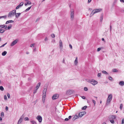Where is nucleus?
I'll return each mask as SVG.
<instances>
[{"instance_id":"f257e3e1","label":"nucleus","mask_w":124,"mask_h":124,"mask_svg":"<svg viewBox=\"0 0 124 124\" xmlns=\"http://www.w3.org/2000/svg\"><path fill=\"white\" fill-rule=\"evenodd\" d=\"M47 87L46 86H44V90L43 92L42 100L44 101L46 96V92L47 90Z\"/></svg>"},{"instance_id":"f03ea898","label":"nucleus","mask_w":124,"mask_h":124,"mask_svg":"<svg viewBox=\"0 0 124 124\" xmlns=\"http://www.w3.org/2000/svg\"><path fill=\"white\" fill-rule=\"evenodd\" d=\"M16 10H14L10 12L8 15V17H11L13 16H14L16 14Z\"/></svg>"},{"instance_id":"7ed1b4c3","label":"nucleus","mask_w":124,"mask_h":124,"mask_svg":"<svg viewBox=\"0 0 124 124\" xmlns=\"http://www.w3.org/2000/svg\"><path fill=\"white\" fill-rule=\"evenodd\" d=\"M88 82L90 83L92 85H94L97 84V82L94 79H91L88 80L87 81Z\"/></svg>"},{"instance_id":"20e7f679","label":"nucleus","mask_w":124,"mask_h":124,"mask_svg":"<svg viewBox=\"0 0 124 124\" xmlns=\"http://www.w3.org/2000/svg\"><path fill=\"white\" fill-rule=\"evenodd\" d=\"M101 9H94L92 11V13H93V15H94L95 13H98L101 11L102 10Z\"/></svg>"},{"instance_id":"39448f33","label":"nucleus","mask_w":124,"mask_h":124,"mask_svg":"<svg viewBox=\"0 0 124 124\" xmlns=\"http://www.w3.org/2000/svg\"><path fill=\"white\" fill-rule=\"evenodd\" d=\"M74 17V10L72 9L70 10V18L71 20H72Z\"/></svg>"},{"instance_id":"423d86ee","label":"nucleus","mask_w":124,"mask_h":124,"mask_svg":"<svg viewBox=\"0 0 124 124\" xmlns=\"http://www.w3.org/2000/svg\"><path fill=\"white\" fill-rule=\"evenodd\" d=\"M59 97V95L58 94H54L52 97V99L53 100H55L57 99Z\"/></svg>"},{"instance_id":"0eeeda50","label":"nucleus","mask_w":124,"mask_h":124,"mask_svg":"<svg viewBox=\"0 0 124 124\" xmlns=\"http://www.w3.org/2000/svg\"><path fill=\"white\" fill-rule=\"evenodd\" d=\"M74 92V91L71 90H69L66 91V94L67 95H70L73 93Z\"/></svg>"},{"instance_id":"6e6552de","label":"nucleus","mask_w":124,"mask_h":124,"mask_svg":"<svg viewBox=\"0 0 124 124\" xmlns=\"http://www.w3.org/2000/svg\"><path fill=\"white\" fill-rule=\"evenodd\" d=\"M37 119L38 120L39 122L41 123V122L42 118L41 116L39 115L37 117Z\"/></svg>"},{"instance_id":"1a4fd4ad","label":"nucleus","mask_w":124,"mask_h":124,"mask_svg":"<svg viewBox=\"0 0 124 124\" xmlns=\"http://www.w3.org/2000/svg\"><path fill=\"white\" fill-rule=\"evenodd\" d=\"M18 40L17 39H16L12 42L11 44V46H13L14 45L16 44Z\"/></svg>"},{"instance_id":"9d476101","label":"nucleus","mask_w":124,"mask_h":124,"mask_svg":"<svg viewBox=\"0 0 124 124\" xmlns=\"http://www.w3.org/2000/svg\"><path fill=\"white\" fill-rule=\"evenodd\" d=\"M24 117V116L23 115H22L21 116V117L20 118V119L19 120L17 124H20L21 122L22 121L23 118Z\"/></svg>"},{"instance_id":"9b49d317","label":"nucleus","mask_w":124,"mask_h":124,"mask_svg":"<svg viewBox=\"0 0 124 124\" xmlns=\"http://www.w3.org/2000/svg\"><path fill=\"white\" fill-rule=\"evenodd\" d=\"M26 2L24 3V5L25 6H26L27 5H30L31 3V2L29 0H25Z\"/></svg>"},{"instance_id":"f8f14e48","label":"nucleus","mask_w":124,"mask_h":124,"mask_svg":"<svg viewBox=\"0 0 124 124\" xmlns=\"http://www.w3.org/2000/svg\"><path fill=\"white\" fill-rule=\"evenodd\" d=\"M112 98V96L111 94H110L109 95L107 99L109 100L110 101H111Z\"/></svg>"},{"instance_id":"ddd939ff","label":"nucleus","mask_w":124,"mask_h":124,"mask_svg":"<svg viewBox=\"0 0 124 124\" xmlns=\"http://www.w3.org/2000/svg\"><path fill=\"white\" fill-rule=\"evenodd\" d=\"M39 86H36V87L35 88V90L33 92V93H35L37 92V90L39 88Z\"/></svg>"},{"instance_id":"4468645a","label":"nucleus","mask_w":124,"mask_h":124,"mask_svg":"<svg viewBox=\"0 0 124 124\" xmlns=\"http://www.w3.org/2000/svg\"><path fill=\"white\" fill-rule=\"evenodd\" d=\"M116 118V116L112 115L110 116L109 118L110 119H115Z\"/></svg>"},{"instance_id":"2eb2a0df","label":"nucleus","mask_w":124,"mask_h":124,"mask_svg":"<svg viewBox=\"0 0 124 124\" xmlns=\"http://www.w3.org/2000/svg\"><path fill=\"white\" fill-rule=\"evenodd\" d=\"M21 14L20 13H16V14H15L16 17V18H18V17H19V16L21 15Z\"/></svg>"},{"instance_id":"dca6fc26","label":"nucleus","mask_w":124,"mask_h":124,"mask_svg":"<svg viewBox=\"0 0 124 124\" xmlns=\"http://www.w3.org/2000/svg\"><path fill=\"white\" fill-rule=\"evenodd\" d=\"M59 46L60 48H62V41L60 40L59 41Z\"/></svg>"},{"instance_id":"f3484780","label":"nucleus","mask_w":124,"mask_h":124,"mask_svg":"<svg viewBox=\"0 0 124 124\" xmlns=\"http://www.w3.org/2000/svg\"><path fill=\"white\" fill-rule=\"evenodd\" d=\"M103 14H101V16L100 18V21L101 22L102 21V20L103 18Z\"/></svg>"},{"instance_id":"a211bd4d","label":"nucleus","mask_w":124,"mask_h":124,"mask_svg":"<svg viewBox=\"0 0 124 124\" xmlns=\"http://www.w3.org/2000/svg\"><path fill=\"white\" fill-rule=\"evenodd\" d=\"M79 117L78 116L76 115L73 118V120H74L78 118Z\"/></svg>"},{"instance_id":"6ab92c4d","label":"nucleus","mask_w":124,"mask_h":124,"mask_svg":"<svg viewBox=\"0 0 124 124\" xmlns=\"http://www.w3.org/2000/svg\"><path fill=\"white\" fill-rule=\"evenodd\" d=\"M78 57H77L76 58V59L74 63L75 65H77V64L78 62Z\"/></svg>"},{"instance_id":"aec40b11","label":"nucleus","mask_w":124,"mask_h":124,"mask_svg":"<svg viewBox=\"0 0 124 124\" xmlns=\"http://www.w3.org/2000/svg\"><path fill=\"white\" fill-rule=\"evenodd\" d=\"M119 84L120 85H124V82L123 81H120L119 82Z\"/></svg>"},{"instance_id":"412c9836","label":"nucleus","mask_w":124,"mask_h":124,"mask_svg":"<svg viewBox=\"0 0 124 124\" xmlns=\"http://www.w3.org/2000/svg\"><path fill=\"white\" fill-rule=\"evenodd\" d=\"M111 101H110L109 100L107 99L106 102V105H108V104H109Z\"/></svg>"},{"instance_id":"4be33fe9","label":"nucleus","mask_w":124,"mask_h":124,"mask_svg":"<svg viewBox=\"0 0 124 124\" xmlns=\"http://www.w3.org/2000/svg\"><path fill=\"white\" fill-rule=\"evenodd\" d=\"M7 54V52L6 51H4L2 53V55L3 56H5Z\"/></svg>"},{"instance_id":"5701e85b","label":"nucleus","mask_w":124,"mask_h":124,"mask_svg":"<svg viewBox=\"0 0 124 124\" xmlns=\"http://www.w3.org/2000/svg\"><path fill=\"white\" fill-rule=\"evenodd\" d=\"M12 25L11 24L9 25L7 27V29L9 30L12 27Z\"/></svg>"},{"instance_id":"b1692460","label":"nucleus","mask_w":124,"mask_h":124,"mask_svg":"<svg viewBox=\"0 0 124 124\" xmlns=\"http://www.w3.org/2000/svg\"><path fill=\"white\" fill-rule=\"evenodd\" d=\"M5 31V30L2 29L1 28H0V32L1 33H3Z\"/></svg>"},{"instance_id":"393cba45","label":"nucleus","mask_w":124,"mask_h":124,"mask_svg":"<svg viewBox=\"0 0 124 124\" xmlns=\"http://www.w3.org/2000/svg\"><path fill=\"white\" fill-rule=\"evenodd\" d=\"M31 123L32 124H37L36 121L34 120L31 121Z\"/></svg>"},{"instance_id":"a878e982","label":"nucleus","mask_w":124,"mask_h":124,"mask_svg":"<svg viewBox=\"0 0 124 124\" xmlns=\"http://www.w3.org/2000/svg\"><path fill=\"white\" fill-rule=\"evenodd\" d=\"M112 71L113 72H117L118 71V70H116V69H114L112 70Z\"/></svg>"},{"instance_id":"bb28decb","label":"nucleus","mask_w":124,"mask_h":124,"mask_svg":"<svg viewBox=\"0 0 124 124\" xmlns=\"http://www.w3.org/2000/svg\"><path fill=\"white\" fill-rule=\"evenodd\" d=\"M83 116L82 114L81 113V112L79 113L78 114V117H81Z\"/></svg>"},{"instance_id":"cd10ccee","label":"nucleus","mask_w":124,"mask_h":124,"mask_svg":"<svg viewBox=\"0 0 124 124\" xmlns=\"http://www.w3.org/2000/svg\"><path fill=\"white\" fill-rule=\"evenodd\" d=\"M31 6L29 8H27L25 10V12H27L28 11H29L31 8Z\"/></svg>"},{"instance_id":"c85d7f7f","label":"nucleus","mask_w":124,"mask_h":124,"mask_svg":"<svg viewBox=\"0 0 124 124\" xmlns=\"http://www.w3.org/2000/svg\"><path fill=\"white\" fill-rule=\"evenodd\" d=\"M87 108V106H85L84 107H83L82 108V110H85V109L86 108Z\"/></svg>"},{"instance_id":"c756f323","label":"nucleus","mask_w":124,"mask_h":124,"mask_svg":"<svg viewBox=\"0 0 124 124\" xmlns=\"http://www.w3.org/2000/svg\"><path fill=\"white\" fill-rule=\"evenodd\" d=\"M109 121L112 123L114 124V122L113 119H110Z\"/></svg>"},{"instance_id":"7c9ffc66","label":"nucleus","mask_w":124,"mask_h":124,"mask_svg":"<svg viewBox=\"0 0 124 124\" xmlns=\"http://www.w3.org/2000/svg\"><path fill=\"white\" fill-rule=\"evenodd\" d=\"M0 89L2 91H3L4 90V88L2 86H0Z\"/></svg>"},{"instance_id":"2f4dec72","label":"nucleus","mask_w":124,"mask_h":124,"mask_svg":"<svg viewBox=\"0 0 124 124\" xmlns=\"http://www.w3.org/2000/svg\"><path fill=\"white\" fill-rule=\"evenodd\" d=\"M102 73H104V74H108V73L105 71H104V70L102 71Z\"/></svg>"},{"instance_id":"473e14b6","label":"nucleus","mask_w":124,"mask_h":124,"mask_svg":"<svg viewBox=\"0 0 124 124\" xmlns=\"http://www.w3.org/2000/svg\"><path fill=\"white\" fill-rule=\"evenodd\" d=\"M21 7V6L19 5H18L16 7V9H18L20 7Z\"/></svg>"},{"instance_id":"72a5a7b5","label":"nucleus","mask_w":124,"mask_h":124,"mask_svg":"<svg viewBox=\"0 0 124 124\" xmlns=\"http://www.w3.org/2000/svg\"><path fill=\"white\" fill-rule=\"evenodd\" d=\"M123 105L122 104H121L120 105V109L121 110H122V108Z\"/></svg>"},{"instance_id":"f704fd0d","label":"nucleus","mask_w":124,"mask_h":124,"mask_svg":"<svg viewBox=\"0 0 124 124\" xmlns=\"http://www.w3.org/2000/svg\"><path fill=\"white\" fill-rule=\"evenodd\" d=\"M108 78L110 80H113V78H112V77H111L110 76H109L108 77Z\"/></svg>"},{"instance_id":"c9c22d12","label":"nucleus","mask_w":124,"mask_h":124,"mask_svg":"<svg viewBox=\"0 0 124 124\" xmlns=\"http://www.w3.org/2000/svg\"><path fill=\"white\" fill-rule=\"evenodd\" d=\"M1 116L2 117H3L4 116V113L3 112H1Z\"/></svg>"},{"instance_id":"e433bc0d","label":"nucleus","mask_w":124,"mask_h":124,"mask_svg":"<svg viewBox=\"0 0 124 124\" xmlns=\"http://www.w3.org/2000/svg\"><path fill=\"white\" fill-rule=\"evenodd\" d=\"M7 44V43H5V44L2 45V46H0V48H1L4 46L5 45Z\"/></svg>"},{"instance_id":"4c0bfd02","label":"nucleus","mask_w":124,"mask_h":124,"mask_svg":"<svg viewBox=\"0 0 124 124\" xmlns=\"http://www.w3.org/2000/svg\"><path fill=\"white\" fill-rule=\"evenodd\" d=\"M81 113L82 114L83 116L86 113V112L85 111H83L81 112Z\"/></svg>"},{"instance_id":"58836bf2","label":"nucleus","mask_w":124,"mask_h":124,"mask_svg":"<svg viewBox=\"0 0 124 124\" xmlns=\"http://www.w3.org/2000/svg\"><path fill=\"white\" fill-rule=\"evenodd\" d=\"M51 36L53 38H54L55 37V35L54 34H51Z\"/></svg>"},{"instance_id":"ea45409f","label":"nucleus","mask_w":124,"mask_h":124,"mask_svg":"<svg viewBox=\"0 0 124 124\" xmlns=\"http://www.w3.org/2000/svg\"><path fill=\"white\" fill-rule=\"evenodd\" d=\"M84 91H86L88 90V88L86 87H85L84 88Z\"/></svg>"},{"instance_id":"a19ab883","label":"nucleus","mask_w":124,"mask_h":124,"mask_svg":"<svg viewBox=\"0 0 124 124\" xmlns=\"http://www.w3.org/2000/svg\"><path fill=\"white\" fill-rule=\"evenodd\" d=\"M4 28V25H1L0 26V28Z\"/></svg>"},{"instance_id":"79ce46f5","label":"nucleus","mask_w":124,"mask_h":124,"mask_svg":"<svg viewBox=\"0 0 124 124\" xmlns=\"http://www.w3.org/2000/svg\"><path fill=\"white\" fill-rule=\"evenodd\" d=\"M23 2H21V3H20L19 5L21 7L23 5Z\"/></svg>"},{"instance_id":"37998d69","label":"nucleus","mask_w":124,"mask_h":124,"mask_svg":"<svg viewBox=\"0 0 124 124\" xmlns=\"http://www.w3.org/2000/svg\"><path fill=\"white\" fill-rule=\"evenodd\" d=\"M4 98L5 100H7V96L6 95H5L4 96Z\"/></svg>"},{"instance_id":"c03bdc74","label":"nucleus","mask_w":124,"mask_h":124,"mask_svg":"<svg viewBox=\"0 0 124 124\" xmlns=\"http://www.w3.org/2000/svg\"><path fill=\"white\" fill-rule=\"evenodd\" d=\"M24 120H28L29 119L28 117H26L24 118Z\"/></svg>"},{"instance_id":"a18cd8bd","label":"nucleus","mask_w":124,"mask_h":124,"mask_svg":"<svg viewBox=\"0 0 124 124\" xmlns=\"http://www.w3.org/2000/svg\"><path fill=\"white\" fill-rule=\"evenodd\" d=\"M7 96H8V98H9L10 97V94L8 93H7Z\"/></svg>"},{"instance_id":"49530a36","label":"nucleus","mask_w":124,"mask_h":124,"mask_svg":"<svg viewBox=\"0 0 124 124\" xmlns=\"http://www.w3.org/2000/svg\"><path fill=\"white\" fill-rule=\"evenodd\" d=\"M101 49V48H97V51L98 52H99L100 50Z\"/></svg>"},{"instance_id":"de8ad7c7","label":"nucleus","mask_w":124,"mask_h":124,"mask_svg":"<svg viewBox=\"0 0 124 124\" xmlns=\"http://www.w3.org/2000/svg\"><path fill=\"white\" fill-rule=\"evenodd\" d=\"M122 124H124V119H123L122 120Z\"/></svg>"},{"instance_id":"09e8293b","label":"nucleus","mask_w":124,"mask_h":124,"mask_svg":"<svg viewBox=\"0 0 124 124\" xmlns=\"http://www.w3.org/2000/svg\"><path fill=\"white\" fill-rule=\"evenodd\" d=\"M92 101L93 102V103H94V105H95L96 103V102H95V101L93 100H92Z\"/></svg>"},{"instance_id":"8fccbe9b","label":"nucleus","mask_w":124,"mask_h":124,"mask_svg":"<svg viewBox=\"0 0 124 124\" xmlns=\"http://www.w3.org/2000/svg\"><path fill=\"white\" fill-rule=\"evenodd\" d=\"M8 21L9 23H13V22H14V21L12 20H9V21Z\"/></svg>"},{"instance_id":"3c124183","label":"nucleus","mask_w":124,"mask_h":124,"mask_svg":"<svg viewBox=\"0 0 124 124\" xmlns=\"http://www.w3.org/2000/svg\"><path fill=\"white\" fill-rule=\"evenodd\" d=\"M48 40V38L47 37H46L44 39L45 41H46L47 40Z\"/></svg>"},{"instance_id":"603ef678","label":"nucleus","mask_w":124,"mask_h":124,"mask_svg":"<svg viewBox=\"0 0 124 124\" xmlns=\"http://www.w3.org/2000/svg\"><path fill=\"white\" fill-rule=\"evenodd\" d=\"M93 15V13H92V11L91 14H90V17H91Z\"/></svg>"},{"instance_id":"864d4df0","label":"nucleus","mask_w":124,"mask_h":124,"mask_svg":"<svg viewBox=\"0 0 124 124\" xmlns=\"http://www.w3.org/2000/svg\"><path fill=\"white\" fill-rule=\"evenodd\" d=\"M101 75V74L100 73H98V74L97 76L98 77H100Z\"/></svg>"},{"instance_id":"5fc2aeb1","label":"nucleus","mask_w":124,"mask_h":124,"mask_svg":"<svg viewBox=\"0 0 124 124\" xmlns=\"http://www.w3.org/2000/svg\"><path fill=\"white\" fill-rule=\"evenodd\" d=\"M112 30V26L111 25H110V31L111 32Z\"/></svg>"},{"instance_id":"6e6d98bb","label":"nucleus","mask_w":124,"mask_h":124,"mask_svg":"<svg viewBox=\"0 0 124 124\" xmlns=\"http://www.w3.org/2000/svg\"><path fill=\"white\" fill-rule=\"evenodd\" d=\"M4 27L5 28V29H7V25H4Z\"/></svg>"},{"instance_id":"4d7b16f0","label":"nucleus","mask_w":124,"mask_h":124,"mask_svg":"<svg viewBox=\"0 0 124 124\" xmlns=\"http://www.w3.org/2000/svg\"><path fill=\"white\" fill-rule=\"evenodd\" d=\"M1 16L2 17V18H5L7 17L6 16Z\"/></svg>"},{"instance_id":"13d9d810","label":"nucleus","mask_w":124,"mask_h":124,"mask_svg":"<svg viewBox=\"0 0 124 124\" xmlns=\"http://www.w3.org/2000/svg\"><path fill=\"white\" fill-rule=\"evenodd\" d=\"M34 44H31L30 45V47H32V46H34Z\"/></svg>"},{"instance_id":"bf43d9fd","label":"nucleus","mask_w":124,"mask_h":124,"mask_svg":"<svg viewBox=\"0 0 124 124\" xmlns=\"http://www.w3.org/2000/svg\"><path fill=\"white\" fill-rule=\"evenodd\" d=\"M69 46L71 49L72 48V46L71 44H70L69 45Z\"/></svg>"},{"instance_id":"052dcab7","label":"nucleus","mask_w":124,"mask_h":124,"mask_svg":"<svg viewBox=\"0 0 124 124\" xmlns=\"http://www.w3.org/2000/svg\"><path fill=\"white\" fill-rule=\"evenodd\" d=\"M8 107L7 106H6V109H5L6 110V111H7L8 110Z\"/></svg>"},{"instance_id":"680f3d73","label":"nucleus","mask_w":124,"mask_h":124,"mask_svg":"<svg viewBox=\"0 0 124 124\" xmlns=\"http://www.w3.org/2000/svg\"><path fill=\"white\" fill-rule=\"evenodd\" d=\"M83 99H85V97L84 96H82L81 97Z\"/></svg>"},{"instance_id":"e2e57ef3","label":"nucleus","mask_w":124,"mask_h":124,"mask_svg":"<svg viewBox=\"0 0 124 124\" xmlns=\"http://www.w3.org/2000/svg\"><path fill=\"white\" fill-rule=\"evenodd\" d=\"M69 120V119L68 118H66L65 119V121H68Z\"/></svg>"},{"instance_id":"0e129e2a","label":"nucleus","mask_w":124,"mask_h":124,"mask_svg":"<svg viewBox=\"0 0 124 124\" xmlns=\"http://www.w3.org/2000/svg\"><path fill=\"white\" fill-rule=\"evenodd\" d=\"M92 0H88V3H90L91 1Z\"/></svg>"},{"instance_id":"69168bd1","label":"nucleus","mask_w":124,"mask_h":124,"mask_svg":"<svg viewBox=\"0 0 124 124\" xmlns=\"http://www.w3.org/2000/svg\"><path fill=\"white\" fill-rule=\"evenodd\" d=\"M120 1L121 2H124V0H120Z\"/></svg>"},{"instance_id":"338daca9","label":"nucleus","mask_w":124,"mask_h":124,"mask_svg":"<svg viewBox=\"0 0 124 124\" xmlns=\"http://www.w3.org/2000/svg\"><path fill=\"white\" fill-rule=\"evenodd\" d=\"M9 23V22L8 21H7L6 22V24H8V23Z\"/></svg>"},{"instance_id":"774afa93","label":"nucleus","mask_w":124,"mask_h":124,"mask_svg":"<svg viewBox=\"0 0 124 124\" xmlns=\"http://www.w3.org/2000/svg\"><path fill=\"white\" fill-rule=\"evenodd\" d=\"M40 84H41V83H40L39 82L37 84V85H40Z\"/></svg>"}]
</instances>
